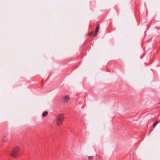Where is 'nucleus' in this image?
<instances>
[{"instance_id": "nucleus-7", "label": "nucleus", "mask_w": 160, "mask_h": 160, "mask_svg": "<svg viewBox=\"0 0 160 160\" xmlns=\"http://www.w3.org/2000/svg\"><path fill=\"white\" fill-rule=\"evenodd\" d=\"M93 156H89L88 157V160H93Z\"/></svg>"}, {"instance_id": "nucleus-6", "label": "nucleus", "mask_w": 160, "mask_h": 160, "mask_svg": "<svg viewBox=\"0 0 160 160\" xmlns=\"http://www.w3.org/2000/svg\"><path fill=\"white\" fill-rule=\"evenodd\" d=\"M48 114V112L47 111H44L42 113V116L44 117H45V116H46Z\"/></svg>"}, {"instance_id": "nucleus-4", "label": "nucleus", "mask_w": 160, "mask_h": 160, "mask_svg": "<svg viewBox=\"0 0 160 160\" xmlns=\"http://www.w3.org/2000/svg\"><path fill=\"white\" fill-rule=\"evenodd\" d=\"M99 30V25L98 24L97 25L96 28V29L95 31V33L94 34V36H97Z\"/></svg>"}, {"instance_id": "nucleus-2", "label": "nucleus", "mask_w": 160, "mask_h": 160, "mask_svg": "<svg viewBox=\"0 0 160 160\" xmlns=\"http://www.w3.org/2000/svg\"><path fill=\"white\" fill-rule=\"evenodd\" d=\"M20 151V148L18 146H16L14 148L11 155L14 158L17 157L19 155L18 153Z\"/></svg>"}, {"instance_id": "nucleus-1", "label": "nucleus", "mask_w": 160, "mask_h": 160, "mask_svg": "<svg viewBox=\"0 0 160 160\" xmlns=\"http://www.w3.org/2000/svg\"><path fill=\"white\" fill-rule=\"evenodd\" d=\"M64 118V116L63 114H59L57 116L56 120L57 125L58 126L62 125L63 124Z\"/></svg>"}, {"instance_id": "nucleus-5", "label": "nucleus", "mask_w": 160, "mask_h": 160, "mask_svg": "<svg viewBox=\"0 0 160 160\" xmlns=\"http://www.w3.org/2000/svg\"><path fill=\"white\" fill-rule=\"evenodd\" d=\"M8 138L6 136L2 138V141L3 142H5L8 140Z\"/></svg>"}, {"instance_id": "nucleus-9", "label": "nucleus", "mask_w": 160, "mask_h": 160, "mask_svg": "<svg viewBox=\"0 0 160 160\" xmlns=\"http://www.w3.org/2000/svg\"><path fill=\"white\" fill-rule=\"evenodd\" d=\"M93 31H92V32H91L90 33H89V35L91 36V35H92L93 34Z\"/></svg>"}, {"instance_id": "nucleus-8", "label": "nucleus", "mask_w": 160, "mask_h": 160, "mask_svg": "<svg viewBox=\"0 0 160 160\" xmlns=\"http://www.w3.org/2000/svg\"><path fill=\"white\" fill-rule=\"evenodd\" d=\"M158 121H156L155 122H154L153 125V127L154 128H155L156 126L157 125V124L158 123Z\"/></svg>"}, {"instance_id": "nucleus-3", "label": "nucleus", "mask_w": 160, "mask_h": 160, "mask_svg": "<svg viewBox=\"0 0 160 160\" xmlns=\"http://www.w3.org/2000/svg\"><path fill=\"white\" fill-rule=\"evenodd\" d=\"M69 97L67 95L63 97L62 98V100L64 102H67L69 100Z\"/></svg>"}]
</instances>
